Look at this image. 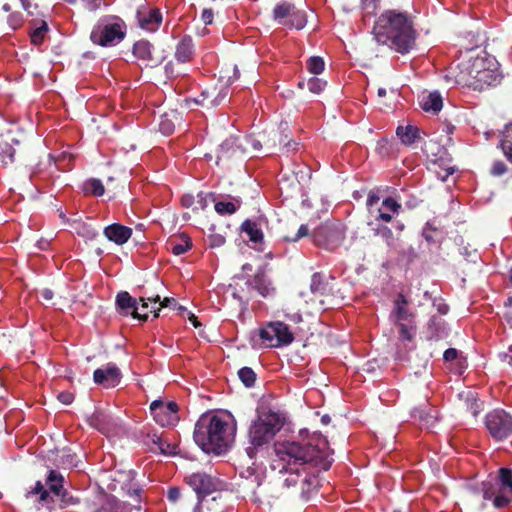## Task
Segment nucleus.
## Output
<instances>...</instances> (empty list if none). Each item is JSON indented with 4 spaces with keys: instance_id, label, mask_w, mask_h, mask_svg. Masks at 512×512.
I'll return each mask as SVG.
<instances>
[{
    "instance_id": "30",
    "label": "nucleus",
    "mask_w": 512,
    "mask_h": 512,
    "mask_svg": "<svg viewBox=\"0 0 512 512\" xmlns=\"http://www.w3.org/2000/svg\"><path fill=\"white\" fill-rule=\"evenodd\" d=\"M307 23V15L306 12L300 9H297L295 6L293 7V13H291L290 18L287 20L288 28H295L297 30L303 29Z\"/></svg>"
},
{
    "instance_id": "39",
    "label": "nucleus",
    "mask_w": 512,
    "mask_h": 512,
    "mask_svg": "<svg viewBox=\"0 0 512 512\" xmlns=\"http://www.w3.org/2000/svg\"><path fill=\"white\" fill-rule=\"evenodd\" d=\"M78 234L87 240H95L99 236V233L95 228L86 224H83L80 227Z\"/></svg>"
},
{
    "instance_id": "48",
    "label": "nucleus",
    "mask_w": 512,
    "mask_h": 512,
    "mask_svg": "<svg viewBox=\"0 0 512 512\" xmlns=\"http://www.w3.org/2000/svg\"><path fill=\"white\" fill-rule=\"evenodd\" d=\"M225 243V238L220 234H215L210 237V245L212 247H219Z\"/></svg>"
},
{
    "instance_id": "18",
    "label": "nucleus",
    "mask_w": 512,
    "mask_h": 512,
    "mask_svg": "<svg viewBox=\"0 0 512 512\" xmlns=\"http://www.w3.org/2000/svg\"><path fill=\"white\" fill-rule=\"evenodd\" d=\"M133 55L139 60L147 62V64H150L151 66L158 65L163 60V56L155 55L153 45L144 39L134 43Z\"/></svg>"
},
{
    "instance_id": "8",
    "label": "nucleus",
    "mask_w": 512,
    "mask_h": 512,
    "mask_svg": "<svg viewBox=\"0 0 512 512\" xmlns=\"http://www.w3.org/2000/svg\"><path fill=\"white\" fill-rule=\"evenodd\" d=\"M63 483V476L60 473L51 470L46 479L48 489L44 487L41 481H37L30 493L39 496V503L49 506L51 503H54V497L59 496V494L64 490Z\"/></svg>"
},
{
    "instance_id": "27",
    "label": "nucleus",
    "mask_w": 512,
    "mask_h": 512,
    "mask_svg": "<svg viewBox=\"0 0 512 512\" xmlns=\"http://www.w3.org/2000/svg\"><path fill=\"white\" fill-rule=\"evenodd\" d=\"M180 239V243L173 239H169L167 242V249L176 256L186 253L192 247V241L188 235L181 234Z\"/></svg>"
},
{
    "instance_id": "10",
    "label": "nucleus",
    "mask_w": 512,
    "mask_h": 512,
    "mask_svg": "<svg viewBox=\"0 0 512 512\" xmlns=\"http://www.w3.org/2000/svg\"><path fill=\"white\" fill-rule=\"evenodd\" d=\"M150 411L154 420L162 427L176 426L180 420L179 408L174 401L164 403L161 400H154L150 404Z\"/></svg>"
},
{
    "instance_id": "28",
    "label": "nucleus",
    "mask_w": 512,
    "mask_h": 512,
    "mask_svg": "<svg viewBox=\"0 0 512 512\" xmlns=\"http://www.w3.org/2000/svg\"><path fill=\"white\" fill-rule=\"evenodd\" d=\"M293 7V4L287 2L277 4L273 9L274 20L283 26H287V20L293 13Z\"/></svg>"
},
{
    "instance_id": "59",
    "label": "nucleus",
    "mask_w": 512,
    "mask_h": 512,
    "mask_svg": "<svg viewBox=\"0 0 512 512\" xmlns=\"http://www.w3.org/2000/svg\"><path fill=\"white\" fill-rule=\"evenodd\" d=\"M331 422V417L328 414H325L321 417V423L324 425H328Z\"/></svg>"
},
{
    "instance_id": "20",
    "label": "nucleus",
    "mask_w": 512,
    "mask_h": 512,
    "mask_svg": "<svg viewBox=\"0 0 512 512\" xmlns=\"http://www.w3.org/2000/svg\"><path fill=\"white\" fill-rule=\"evenodd\" d=\"M103 234L109 241L123 245L130 239L132 229L119 223H113L104 228Z\"/></svg>"
},
{
    "instance_id": "40",
    "label": "nucleus",
    "mask_w": 512,
    "mask_h": 512,
    "mask_svg": "<svg viewBox=\"0 0 512 512\" xmlns=\"http://www.w3.org/2000/svg\"><path fill=\"white\" fill-rule=\"evenodd\" d=\"M57 498H59L62 507H67L69 505H76L80 502L78 498L74 497L72 494H70L65 489L61 492V494H59V496H57Z\"/></svg>"
},
{
    "instance_id": "11",
    "label": "nucleus",
    "mask_w": 512,
    "mask_h": 512,
    "mask_svg": "<svg viewBox=\"0 0 512 512\" xmlns=\"http://www.w3.org/2000/svg\"><path fill=\"white\" fill-rule=\"evenodd\" d=\"M139 443L145 446H157L158 448H178L180 441L176 433L162 431L158 433L154 429L144 428L137 434Z\"/></svg>"
},
{
    "instance_id": "41",
    "label": "nucleus",
    "mask_w": 512,
    "mask_h": 512,
    "mask_svg": "<svg viewBox=\"0 0 512 512\" xmlns=\"http://www.w3.org/2000/svg\"><path fill=\"white\" fill-rule=\"evenodd\" d=\"M309 235V228L307 225L305 224H302L297 233L293 236V237H288V236H285L284 239L285 241L287 242H296L298 241L299 239L305 237V236H308Z\"/></svg>"
},
{
    "instance_id": "58",
    "label": "nucleus",
    "mask_w": 512,
    "mask_h": 512,
    "mask_svg": "<svg viewBox=\"0 0 512 512\" xmlns=\"http://www.w3.org/2000/svg\"><path fill=\"white\" fill-rule=\"evenodd\" d=\"M250 143L255 150H259L262 147L261 142L259 140L252 139Z\"/></svg>"
},
{
    "instance_id": "57",
    "label": "nucleus",
    "mask_w": 512,
    "mask_h": 512,
    "mask_svg": "<svg viewBox=\"0 0 512 512\" xmlns=\"http://www.w3.org/2000/svg\"><path fill=\"white\" fill-rule=\"evenodd\" d=\"M62 465L65 466V467H72V466H75L76 464L74 463L73 461V457L72 455H68L66 460H63L62 461Z\"/></svg>"
},
{
    "instance_id": "45",
    "label": "nucleus",
    "mask_w": 512,
    "mask_h": 512,
    "mask_svg": "<svg viewBox=\"0 0 512 512\" xmlns=\"http://www.w3.org/2000/svg\"><path fill=\"white\" fill-rule=\"evenodd\" d=\"M9 24L10 26L16 30L17 28H19L22 24V16L21 14L19 13H13L9 16Z\"/></svg>"
},
{
    "instance_id": "49",
    "label": "nucleus",
    "mask_w": 512,
    "mask_h": 512,
    "mask_svg": "<svg viewBox=\"0 0 512 512\" xmlns=\"http://www.w3.org/2000/svg\"><path fill=\"white\" fill-rule=\"evenodd\" d=\"M285 317L288 321L294 324H298L303 320L302 315L299 312L286 313Z\"/></svg>"
},
{
    "instance_id": "47",
    "label": "nucleus",
    "mask_w": 512,
    "mask_h": 512,
    "mask_svg": "<svg viewBox=\"0 0 512 512\" xmlns=\"http://www.w3.org/2000/svg\"><path fill=\"white\" fill-rule=\"evenodd\" d=\"M380 368H381V365L378 364V360H376V359L369 360L364 366V370L369 373H374L376 371V369H380Z\"/></svg>"
},
{
    "instance_id": "14",
    "label": "nucleus",
    "mask_w": 512,
    "mask_h": 512,
    "mask_svg": "<svg viewBox=\"0 0 512 512\" xmlns=\"http://www.w3.org/2000/svg\"><path fill=\"white\" fill-rule=\"evenodd\" d=\"M122 373L114 363H108L93 373V381L104 388H114L121 382Z\"/></svg>"
},
{
    "instance_id": "63",
    "label": "nucleus",
    "mask_w": 512,
    "mask_h": 512,
    "mask_svg": "<svg viewBox=\"0 0 512 512\" xmlns=\"http://www.w3.org/2000/svg\"><path fill=\"white\" fill-rule=\"evenodd\" d=\"M2 8H3V10H4V11H6V12H9V11L11 10V7H10V5H9V4H4Z\"/></svg>"
},
{
    "instance_id": "62",
    "label": "nucleus",
    "mask_w": 512,
    "mask_h": 512,
    "mask_svg": "<svg viewBox=\"0 0 512 512\" xmlns=\"http://www.w3.org/2000/svg\"><path fill=\"white\" fill-rule=\"evenodd\" d=\"M175 309H177L181 314H184L185 312H187V313L189 312V311H187V309L184 306L179 305V304L176 306Z\"/></svg>"
},
{
    "instance_id": "16",
    "label": "nucleus",
    "mask_w": 512,
    "mask_h": 512,
    "mask_svg": "<svg viewBox=\"0 0 512 512\" xmlns=\"http://www.w3.org/2000/svg\"><path fill=\"white\" fill-rule=\"evenodd\" d=\"M244 153V149L239 143V138L230 137L222 142L217 150V161H228L240 157Z\"/></svg>"
},
{
    "instance_id": "61",
    "label": "nucleus",
    "mask_w": 512,
    "mask_h": 512,
    "mask_svg": "<svg viewBox=\"0 0 512 512\" xmlns=\"http://www.w3.org/2000/svg\"><path fill=\"white\" fill-rule=\"evenodd\" d=\"M21 1V4H22V7L25 9V10H28L29 7H30V2L29 0H20Z\"/></svg>"
},
{
    "instance_id": "38",
    "label": "nucleus",
    "mask_w": 512,
    "mask_h": 512,
    "mask_svg": "<svg viewBox=\"0 0 512 512\" xmlns=\"http://www.w3.org/2000/svg\"><path fill=\"white\" fill-rule=\"evenodd\" d=\"M305 85L310 92L320 94L325 89L327 82L317 77H311Z\"/></svg>"
},
{
    "instance_id": "24",
    "label": "nucleus",
    "mask_w": 512,
    "mask_h": 512,
    "mask_svg": "<svg viewBox=\"0 0 512 512\" xmlns=\"http://www.w3.org/2000/svg\"><path fill=\"white\" fill-rule=\"evenodd\" d=\"M94 512H130L129 506L115 496L102 494Z\"/></svg>"
},
{
    "instance_id": "43",
    "label": "nucleus",
    "mask_w": 512,
    "mask_h": 512,
    "mask_svg": "<svg viewBox=\"0 0 512 512\" xmlns=\"http://www.w3.org/2000/svg\"><path fill=\"white\" fill-rule=\"evenodd\" d=\"M57 399L61 403L69 405L74 401V394L69 391H63L58 394Z\"/></svg>"
},
{
    "instance_id": "60",
    "label": "nucleus",
    "mask_w": 512,
    "mask_h": 512,
    "mask_svg": "<svg viewBox=\"0 0 512 512\" xmlns=\"http://www.w3.org/2000/svg\"><path fill=\"white\" fill-rule=\"evenodd\" d=\"M294 447L293 448H297V449H300V448H317V446H314L310 443L304 445V446H301L300 444H297V443H293Z\"/></svg>"
},
{
    "instance_id": "5",
    "label": "nucleus",
    "mask_w": 512,
    "mask_h": 512,
    "mask_svg": "<svg viewBox=\"0 0 512 512\" xmlns=\"http://www.w3.org/2000/svg\"><path fill=\"white\" fill-rule=\"evenodd\" d=\"M345 231V225L340 221H326L315 228L311 236L316 246L334 251L342 245Z\"/></svg>"
},
{
    "instance_id": "9",
    "label": "nucleus",
    "mask_w": 512,
    "mask_h": 512,
    "mask_svg": "<svg viewBox=\"0 0 512 512\" xmlns=\"http://www.w3.org/2000/svg\"><path fill=\"white\" fill-rule=\"evenodd\" d=\"M259 336L267 341L270 347L286 346L294 341V335L288 325L280 321L269 323L265 328L260 329Z\"/></svg>"
},
{
    "instance_id": "35",
    "label": "nucleus",
    "mask_w": 512,
    "mask_h": 512,
    "mask_svg": "<svg viewBox=\"0 0 512 512\" xmlns=\"http://www.w3.org/2000/svg\"><path fill=\"white\" fill-rule=\"evenodd\" d=\"M241 382L248 388L253 387L256 382V373L250 367H243L238 371Z\"/></svg>"
},
{
    "instance_id": "36",
    "label": "nucleus",
    "mask_w": 512,
    "mask_h": 512,
    "mask_svg": "<svg viewBox=\"0 0 512 512\" xmlns=\"http://www.w3.org/2000/svg\"><path fill=\"white\" fill-rule=\"evenodd\" d=\"M47 32L48 25L45 21H42L41 25L30 33L31 43L36 46L41 45Z\"/></svg>"
},
{
    "instance_id": "34",
    "label": "nucleus",
    "mask_w": 512,
    "mask_h": 512,
    "mask_svg": "<svg viewBox=\"0 0 512 512\" xmlns=\"http://www.w3.org/2000/svg\"><path fill=\"white\" fill-rule=\"evenodd\" d=\"M253 284L255 289L262 295L267 296L270 292V286L266 279L265 273L260 271L257 272L253 278Z\"/></svg>"
},
{
    "instance_id": "32",
    "label": "nucleus",
    "mask_w": 512,
    "mask_h": 512,
    "mask_svg": "<svg viewBox=\"0 0 512 512\" xmlns=\"http://www.w3.org/2000/svg\"><path fill=\"white\" fill-rule=\"evenodd\" d=\"M15 149L13 146L0 136V162L7 166L14 162Z\"/></svg>"
},
{
    "instance_id": "29",
    "label": "nucleus",
    "mask_w": 512,
    "mask_h": 512,
    "mask_svg": "<svg viewBox=\"0 0 512 512\" xmlns=\"http://www.w3.org/2000/svg\"><path fill=\"white\" fill-rule=\"evenodd\" d=\"M242 232L246 233L249 237V240L254 243H261L263 241L264 235L262 230L257 226V224L249 219L245 220L241 225Z\"/></svg>"
},
{
    "instance_id": "31",
    "label": "nucleus",
    "mask_w": 512,
    "mask_h": 512,
    "mask_svg": "<svg viewBox=\"0 0 512 512\" xmlns=\"http://www.w3.org/2000/svg\"><path fill=\"white\" fill-rule=\"evenodd\" d=\"M241 199L234 198L231 202L218 201L214 205L215 211L220 215L234 214L241 206Z\"/></svg>"
},
{
    "instance_id": "25",
    "label": "nucleus",
    "mask_w": 512,
    "mask_h": 512,
    "mask_svg": "<svg viewBox=\"0 0 512 512\" xmlns=\"http://www.w3.org/2000/svg\"><path fill=\"white\" fill-rule=\"evenodd\" d=\"M182 124V116L177 110H171L160 117L159 130L163 135L169 136L174 133L176 126Z\"/></svg>"
},
{
    "instance_id": "21",
    "label": "nucleus",
    "mask_w": 512,
    "mask_h": 512,
    "mask_svg": "<svg viewBox=\"0 0 512 512\" xmlns=\"http://www.w3.org/2000/svg\"><path fill=\"white\" fill-rule=\"evenodd\" d=\"M90 424L104 434L113 432L117 426L114 418L102 410H97L93 413L90 418Z\"/></svg>"
},
{
    "instance_id": "52",
    "label": "nucleus",
    "mask_w": 512,
    "mask_h": 512,
    "mask_svg": "<svg viewBox=\"0 0 512 512\" xmlns=\"http://www.w3.org/2000/svg\"><path fill=\"white\" fill-rule=\"evenodd\" d=\"M276 138H279V142L282 143L284 142V145L286 147H290L292 146V149L295 150L296 149V146H297V143L293 142L292 144L290 142H285L284 139L282 138V136L279 134V133H274L273 135V143L275 144V139Z\"/></svg>"
},
{
    "instance_id": "3",
    "label": "nucleus",
    "mask_w": 512,
    "mask_h": 512,
    "mask_svg": "<svg viewBox=\"0 0 512 512\" xmlns=\"http://www.w3.org/2000/svg\"><path fill=\"white\" fill-rule=\"evenodd\" d=\"M126 36V24L118 16L106 15L94 25L90 40L99 46L110 47L121 42Z\"/></svg>"
},
{
    "instance_id": "53",
    "label": "nucleus",
    "mask_w": 512,
    "mask_h": 512,
    "mask_svg": "<svg viewBox=\"0 0 512 512\" xmlns=\"http://www.w3.org/2000/svg\"><path fill=\"white\" fill-rule=\"evenodd\" d=\"M41 296L47 300L50 301L54 298V292L49 288H44L41 290Z\"/></svg>"
},
{
    "instance_id": "2",
    "label": "nucleus",
    "mask_w": 512,
    "mask_h": 512,
    "mask_svg": "<svg viewBox=\"0 0 512 512\" xmlns=\"http://www.w3.org/2000/svg\"><path fill=\"white\" fill-rule=\"evenodd\" d=\"M193 437L199 448H231L236 423H228L218 415H202L195 424Z\"/></svg>"
},
{
    "instance_id": "4",
    "label": "nucleus",
    "mask_w": 512,
    "mask_h": 512,
    "mask_svg": "<svg viewBox=\"0 0 512 512\" xmlns=\"http://www.w3.org/2000/svg\"><path fill=\"white\" fill-rule=\"evenodd\" d=\"M282 426L283 423L277 413L269 411L261 414L248 429L249 441L255 448L268 445Z\"/></svg>"
},
{
    "instance_id": "42",
    "label": "nucleus",
    "mask_w": 512,
    "mask_h": 512,
    "mask_svg": "<svg viewBox=\"0 0 512 512\" xmlns=\"http://www.w3.org/2000/svg\"><path fill=\"white\" fill-rule=\"evenodd\" d=\"M82 7L88 11H96L100 8V0H79Z\"/></svg>"
},
{
    "instance_id": "55",
    "label": "nucleus",
    "mask_w": 512,
    "mask_h": 512,
    "mask_svg": "<svg viewBox=\"0 0 512 512\" xmlns=\"http://www.w3.org/2000/svg\"><path fill=\"white\" fill-rule=\"evenodd\" d=\"M188 319L193 324L194 327L201 326L200 322L198 321V318L191 312H188Z\"/></svg>"
},
{
    "instance_id": "33",
    "label": "nucleus",
    "mask_w": 512,
    "mask_h": 512,
    "mask_svg": "<svg viewBox=\"0 0 512 512\" xmlns=\"http://www.w3.org/2000/svg\"><path fill=\"white\" fill-rule=\"evenodd\" d=\"M83 190L86 194L100 197L104 194L105 189L102 181L97 178H91L84 182Z\"/></svg>"
},
{
    "instance_id": "50",
    "label": "nucleus",
    "mask_w": 512,
    "mask_h": 512,
    "mask_svg": "<svg viewBox=\"0 0 512 512\" xmlns=\"http://www.w3.org/2000/svg\"><path fill=\"white\" fill-rule=\"evenodd\" d=\"M181 203L183 207L189 208L194 203V197L192 195H184L181 198Z\"/></svg>"
},
{
    "instance_id": "23",
    "label": "nucleus",
    "mask_w": 512,
    "mask_h": 512,
    "mask_svg": "<svg viewBox=\"0 0 512 512\" xmlns=\"http://www.w3.org/2000/svg\"><path fill=\"white\" fill-rule=\"evenodd\" d=\"M369 5L366 6V12L363 16V21L366 26L372 25L371 33L378 44L384 43L382 37L384 36V14H381L377 19L375 14L370 12Z\"/></svg>"
},
{
    "instance_id": "44",
    "label": "nucleus",
    "mask_w": 512,
    "mask_h": 512,
    "mask_svg": "<svg viewBox=\"0 0 512 512\" xmlns=\"http://www.w3.org/2000/svg\"><path fill=\"white\" fill-rule=\"evenodd\" d=\"M181 491L178 487H170L167 491V498L170 502L175 503L179 500Z\"/></svg>"
},
{
    "instance_id": "19",
    "label": "nucleus",
    "mask_w": 512,
    "mask_h": 512,
    "mask_svg": "<svg viewBox=\"0 0 512 512\" xmlns=\"http://www.w3.org/2000/svg\"><path fill=\"white\" fill-rule=\"evenodd\" d=\"M116 305L118 309L122 312L123 315H128V309H133L130 313L134 318H138L142 321H146L148 319V311L143 310L144 313L141 314L138 312L137 308V301L136 299L132 298L131 295L126 292L122 291L119 292L116 296Z\"/></svg>"
},
{
    "instance_id": "64",
    "label": "nucleus",
    "mask_w": 512,
    "mask_h": 512,
    "mask_svg": "<svg viewBox=\"0 0 512 512\" xmlns=\"http://www.w3.org/2000/svg\"><path fill=\"white\" fill-rule=\"evenodd\" d=\"M378 95H379V96L384 95V88H379V89H378Z\"/></svg>"
},
{
    "instance_id": "51",
    "label": "nucleus",
    "mask_w": 512,
    "mask_h": 512,
    "mask_svg": "<svg viewBox=\"0 0 512 512\" xmlns=\"http://www.w3.org/2000/svg\"><path fill=\"white\" fill-rule=\"evenodd\" d=\"M257 451L258 450L253 449L246 450V457L248 461L244 460L242 465H246L248 468H250L251 466L249 464V461H251L256 456Z\"/></svg>"
},
{
    "instance_id": "1",
    "label": "nucleus",
    "mask_w": 512,
    "mask_h": 512,
    "mask_svg": "<svg viewBox=\"0 0 512 512\" xmlns=\"http://www.w3.org/2000/svg\"><path fill=\"white\" fill-rule=\"evenodd\" d=\"M333 462L328 450H273L271 469L279 473H299L300 470L327 471Z\"/></svg>"
},
{
    "instance_id": "15",
    "label": "nucleus",
    "mask_w": 512,
    "mask_h": 512,
    "mask_svg": "<svg viewBox=\"0 0 512 512\" xmlns=\"http://www.w3.org/2000/svg\"><path fill=\"white\" fill-rule=\"evenodd\" d=\"M161 453L168 456L179 455L191 461H197L202 466H207L212 463V456H222L227 450H199L197 455L191 456L188 450H160Z\"/></svg>"
},
{
    "instance_id": "13",
    "label": "nucleus",
    "mask_w": 512,
    "mask_h": 512,
    "mask_svg": "<svg viewBox=\"0 0 512 512\" xmlns=\"http://www.w3.org/2000/svg\"><path fill=\"white\" fill-rule=\"evenodd\" d=\"M138 26L147 32H155L162 23V13L158 8L141 6L136 12Z\"/></svg>"
},
{
    "instance_id": "6",
    "label": "nucleus",
    "mask_w": 512,
    "mask_h": 512,
    "mask_svg": "<svg viewBox=\"0 0 512 512\" xmlns=\"http://www.w3.org/2000/svg\"><path fill=\"white\" fill-rule=\"evenodd\" d=\"M185 483L196 493L199 503L208 495L221 491L225 483L207 473L195 472L185 477Z\"/></svg>"
},
{
    "instance_id": "26",
    "label": "nucleus",
    "mask_w": 512,
    "mask_h": 512,
    "mask_svg": "<svg viewBox=\"0 0 512 512\" xmlns=\"http://www.w3.org/2000/svg\"><path fill=\"white\" fill-rule=\"evenodd\" d=\"M310 290L313 294L320 296L328 295L332 292L326 277L321 273H314L311 277Z\"/></svg>"
},
{
    "instance_id": "22",
    "label": "nucleus",
    "mask_w": 512,
    "mask_h": 512,
    "mask_svg": "<svg viewBox=\"0 0 512 512\" xmlns=\"http://www.w3.org/2000/svg\"><path fill=\"white\" fill-rule=\"evenodd\" d=\"M195 52L193 39L189 35L183 36L176 45L175 59L180 63H186L192 60Z\"/></svg>"
},
{
    "instance_id": "54",
    "label": "nucleus",
    "mask_w": 512,
    "mask_h": 512,
    "mask_svg": "<svg viewBox=\"0 0 512 512\" xmlns=\"http://www.w3.org/2000/svg\"><path fill=\"white\" fill-rule=\"evenodd\" d=\"M140 492L141 490L138 489V488H135V489H128L127 491V494L130 496V497H135L136 501L138 503H140Z\"/></svg>"
},
{
    "instance_id": "56",
    "label": "nucleus",
    "mask_w": 512,
    "mask_h": 512,
    "mask_svg": "<svg viewBox=\"0 0 512 512\" xmlns=\"http://www.w3.org/2000/svg\"><path fill=\"white\" fill-rule=\"evenodd\" d=\"M165 71H166L167 76L170 78L176 76V74L173 71V63L172 62H169L166 64Z\"/></svg>"
},
{
    "instance_id": "12",
    "label": "nucleus",
    "mask_w": 512,
    "mask_h": 512,
    "mask_svg": "<svg viewBox=\"0 0 512 512\" xmlns=\"http://www.w3.org/2000/svg\"><path fill=\"white\" fill-rule=\"evenodd\" d=\"M228 96V87L221 85H211L204 88L199 96L188 99L187 101L194 102L197 105H200L204 108L211 109L221 105Z\"/></svg>"
},
{
    "instance_id": "46",
    "label": "nucleus",
    "mask_w": 512,
    "mask_h": 512,
    "mask_svg": "<svg viewBox=\"0 0 512 512\" xmlns=\"http://www.w3.org/2000/svg\"><path fill=\"white\" fill-rule=\"evenodd\" d=\"M214 18V12L210 8H205L202 11L201 19L204 24L209 25L212 24Z\"/></svg>"
},
{
    "instance_id": "7",
    "label": "nucleus",
    "mask_w": 512,
    "mask_h": 512,
    "mask_svg": "<svg viewBox=\"0 0 512 512\" xmlns=\"http://www.w3.org/2000/svg\"><path fill=\"white\" fill-rule=\"evenodd\" d=\"M367 226L373 235H380L384 231V200H381L379 190H371L367 200Z\"/></svg>"
},
{
    "instance_id": "37",
    "label": "nucleus",
    "mask_w": 512,
    "mask_h": 512,
    "mask_svg": "<svg viewBox=\"0 0 512 512\" xmlns=\"http://www.w3.org/2000/svg\"><path fill=\"white\" fill-rule=\"evenodd\" d=\"M324 60L320 56H312L307 60L306 67L312 74H320L324 70Z\"/></svg>"
},
{
    "instance_id": "17",
    "label": "nucleus",
    "mask_w": 512,
    "mask_h": 512,
    "mask_svg": "<svg viewBox=\"0 0 512 512\" xmlns=\"http://www.w3.org/2000/svg\"><path fill=\"white\" fill-rule=\"evenodd\" d=\"M139 301L142 303V310H147L149 306H151L150 312L154 313V317L157 318L159 316L160 308L162 307H170L176 308L178 302L175 298L165 297L162 301L160 300V296L158 294H151L140 296Z\"/></svg>"
}]
</instances>
